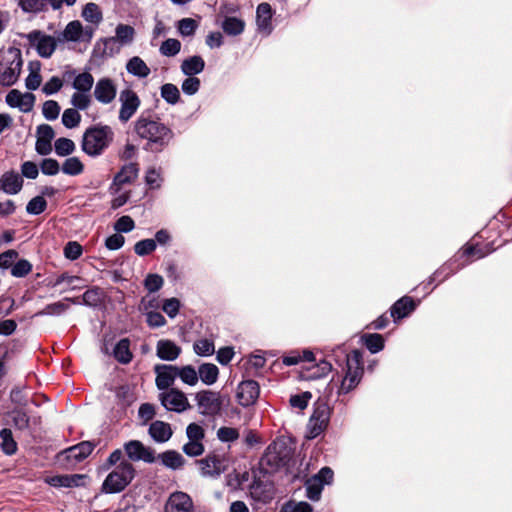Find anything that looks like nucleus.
Here are the masks:
<instances>
[{"instance_id": "nucleus-59", "label": "nucleus", "mask_w": 512, "mask_h": 512, "mask_svg": "<svg viewBox=\"0 0 512 512\" xmlns=\"http://www.w3.org/2000/svg\"><path fill=\"white\" fill-rule=\"evenodd\" d=\"M32 270V265L29 261L22 259L12 266L11 274L14 277H24Z\"/></svg>"}, {"instance_id": "nucleus-18", "label": "nucleus", "mask_w": 512, "mask_h": 512, "mask_svg": "<svg viewBox=\"0 0 512 512\" xmlns=\"http://www.w3.org/2000/svg\"><path fill=\"white\" fill-rule=\"evenodd\" d=\"M165 512H194L193 501L184 492H174L169 496L165 504Z\"/></svg>"}, {"instance_id": "nucleus-37", "label": "nucleus", "mask_w": 512, "mask_h": 512, "mask_svg": "<svg viewBox=\"0 0 512 512\" xmlns=\"http://www.w3.org/2000/svg\"><path fill=\"white\" fill-rule=\"evenodd\" d=\"M78 303L74 299L65 298L62 301H58L45 306L37 315H60L69 308V303Z\"/></svg>"}, {"instance_id": "nucleus-28", "label": "nucleus", "mask_w": 512, "mask_h": 512, "mask_svg": "<svg viewBox=\"0 0 512 512\" xmlns=\"http://www.w3.org/2000/svg\"><path fill=\"white\" fill-rule=\"evenodd\" d=\"M53 130H38L35 149L40 155H48L52 151Z\"/></svg>"}, {"instance_id": "nucleus-31", "label": "nucleus", "mask_w": 512, "mask_h": 512, "mask_svg": "<svg viewBox=\"0 0 512 512\" xmlns=\"http://www.w3.org/2000/svg\"><path fill=\"white\" fill-rule=\"evenodd\" d=\"M198 377L205 385H213L219 376V369L215 364L203 363L199 366Z\"/></svg>"}, {"instance_id": "nucleus-24", "label": "nucleus", "mask_w": 512, "mask_h": 512, "mask_svg": "<svg viewBox=\"0 0 512 512\" xmlns=\"http://www.w3.org/2000/svg\"><path fill=\"white\" fill-rule=\"evenodd\" d=\"M272 8L268 3H261L256 10V22L259 31L270 34L272 31Z\"/></svg>"}, {"instance_id": "nucleus-48", "label": "nucleus", "mask_w": 512, "mask_h": 512, "mask_svg": "<svg viewBox=\"0 0 512 512\" xmlns=\"http://www.w3.org/2000/svg\"><path fill=\"white\" fill-rule=\"evenodd\" d=\"M81 115L75 108H68L62 114V123L66 128H74L79 125Z\"/></svg>"}, {"instance_id": "nucleus-55", "label": "nucleus", "mask_w": 512, "mask_h": 512, "mask_svg": "<svg viewBox=\"0 0 512 512\" xmlns=\"http://www.w3.org/2000/svg\"><path fill=\"white\" fill-rule=\"evenodd\" d=\"M42 112L47 120H55L59 116L60 106L54 100H48L43 103Z\"/></svg>"}, {"instance_id": "nucleus-61", "label": "nucleus", "mask_w": 512, "mask_h": 512, "mask_svg": "<svg viewBox=\"0 0 512 512\" xmlns=\"http://www.w3.org/2000/svg\"><path fill=\"white\" fill-rule=\"evenodd\" d=\"M62 86L63 81L59 77L53 76L44 84V86L42 87V92L45 95H52L60 91Z\"/></svg>"}, {"instance_id": "nucleus-40", "label": "nucleus", "mask_w": 512, "mask_h": 512, "mask_svg": "<svg viewBox=\"0 0 512 512\" xmlns=\"http://www.w3.org/2000/svg\"><path fill=\"white\" fill-rule=\"evenodd\" d=\"M82 17L86 21L95 25H98L103 19V15L99 6L93 2L87 3L84 6L82 10Z\"/></svg>"}, {"instance_id": "nucleus-8", "label": "nucleus", "mask_w": 512, "mask_h": 512, "mask_svg": "<svg viewBox=\"0 0 512 512\" xmlns=\"http://www.w3.org/2000/svg\"><path fill=\"white\" fill-rule=\"evenodd\" d=\"M291 457V450L284 443H273L268 446L262 458V464L271 470H278L287 465Z\"/></svg>"}, {"instance_id": "nucleus-60", "label": "nucleus", "mask_w": 512, "mask_h": 512, "mask_svg": "<svg viewBox=\"0 0 512 512\" xmlns=\"http://www.w3.org/2000/svg\"><path fill=\"white\" fill-rule=\"evenodd\" d=\"M313 509L307 502H288L283 505L281 512H312Z\"/></svg>"}, {"instance_id": "nucleus-23", "label": "nucleus", "mask_w": 512, "mask_h": 512, "mask_svg": "<svg viewBox=\"0 0 512 512\" xmlns=\"http://www.w3.org/2000/svg\"><path fill=\"white\" fill-rule=\"evenodd\" d=\"M181 352V347L169 339H161L156 343V355L163 361H175Z\"/></svg>"}, {"instance_id": "nucleus-30", "label": "nucleus", "mask_w": 512, "mask_h": 512, "mask_svg": "<svg viewBox=\"0 0 512 512\" xmlns=\"http://www.w3.org/2000/svg\"><path fill=\"white\" fill-rule=\"evenodd\" d=\"M139 169L137 164L129 163L118 172L114 178L113 186H121L135 180L138 176Z\"/></svg>"}, {"instance_id": "nucleus-41", "label": "nucleus", "mask_w": 512, "mask_h": 512, "mask_svg": "<svg viewBox=\"0 0 512 512\" xmlns=\"http://www.w3.org/2000/svg\"><path fill=\"white\" fill-rule=\"evenodd\" d=\"M159 458L163 465L171 469H178L184 464L182 455L176 451H166L162 453Z\"/></svg>"}, {"instance_id": "nucleus-44", "label": "nucleus", "mask_w": 512, "mask_h": 512, "mask_svg": "<svg viewBox=\"0 0 512 512\" xmlns=\"http://www.w3.org/2000/svg\"><path fill=\"white\" fill-rule=\"evenodd\" d=\"M161 97L169 104L175 105L180 98V92L176 85L167 83L161 87Z\"/></svg>"}, {"instance_id": "nucleus-47", "label": "nucleus", "mask_w": 512, "mask_h": 512, "mask_svg": "<svg viewBox=\"0 0 512 512\" xmlns=\"http://www.w3.org/2000/svg\"><path fill=\"white\" fill-rule=\"evenodd\" d=\"M0 438L2 440L1 447L3 451L8 454L12 455L15 453L17 445L16 442L12 438V432L9 429H3L0 432Z\"/></svg>"}, {"instance_id": "nucleus-11", "label": "nucleus", "mask_w": 512, "mask_h": 512, "mask_svg": "<svg viewBox=\"0 0 512 512\" xmlns=\"http://www.w3.org/2000/svg\"><path fill=\"white\" fill-rule=\"evenodd\" d=\"M330 419V408L326 403H318L307 425V437L316 438L327 427Z\"/></svg>"}, {"instance_id": "nucleus-54", "label": "nucleus", "mask_w": 512, "mask_h": 512, "mask_svg": "<svg viewBox=\"0 0 512 512\" xmlns=\"http://www.w3.org/2000/svg\"><path fill=\"white\" fill-rule=\"evenodd\" d=\"M46 206V200L42 196H36L28 202L26 211L29 214L38 215L46 209Z\"/></svg>"}, {"instance_id": "nucleus-13", "label": "nucleus", "mask_w": 512, "mask_h": 512, "mask_svg": "<svg viewBox=\"0 0 512 512\" xmlns=\"http://www.w3.org/2000/svg\"><path fill=\"white\" fill-rule=\"evenodd\" d=\"M201 474L205 477L219 476L228 468V460L221 455L212 454L198 461Z\"/></svg>"}, {"instance_id": "nucleus-19", "label": "nucleus", "mask_w": 512, "mask_h": 512, "mask_svg": "<svg viewBox=\"0 0 512 512\" xmlns=\"http://www.w3.org/2000/svg\"><path fill=\"white\" fill-rule=\"evenodd\" d=\"M259 396V385L256 381H242L237 388V400L240 405L247 407L252 405Z\"/></svg>"}, {"instance_id": "nucleus-21", "label": "nucleus", "mask_w": 512, "mask_h": 512, "mask_svg": "<svg viewBox=\"0 0 512 512\" xmlns=\"http://www.w3.org/2000/svg\"><path fill=\"white\" fill-rule=\"evenodd\" d=\"M135 29L127 24H118L115 28V35L103 40L105 45L118 43L121 46L130 45L135 39Z\"/></svg>"}, {"instance_id": "nucleus-63", "label": "nucleus", "mask_w": 512, "mask_h": 512, "mask_svg": "<svg viewBox=\"0 0 512 512\" xmlns=\"http://www.w3.org/2000/svg\"><path fill=\"white\" fill-rule=\"evenodd\" d=\"M164 280L158 274H149L144 282L145 288L149 292H156L163 286Z\"/></svg>"}, {"instance_id": "nucleus-34", "label": "nucleus", "mask_w": 512, "mask_h": 512, "mask_svg": "<svg viewBox=\"0 0 512 512\" xmlns=\"http://www.w3.org/2000/svg\"><path fill=\"white\" fill-rule=\"evenodd\" d=\"M221 28L227 35L237 36L244 31L245 22L240 18L234 16H227L224 18L221 24Z\"/></svg>"}, {"instance_id": "nucleus-17", "label": "nucleus", "mask_w": 512, "mask_h": 512, "mask_svg": "<svg viewBox=\"0 0 512 512\" xmlns=\"http://www.w3.org/2000/svg\"><path fill=\"white\" fill-rule=\"evenodd\" d=\"M124 450L127 456L132 461H144L147 463H153L155 461L154 451L144 446L138 440H131L124 445Z\"/></svg>"}, {"instance_id": "nucleus-7", "label": "nucleus", "mask_w": 512, "mask_h": 512, "mask_svg": "<svg viewBox=\"0 0 512 512\" xmlns=\"http://www.w3.org/2000/svg\"><path fill=\"white\" fill-rule=\"evenodd\" d=\"M94 30L91 27H83L79 20L69 22L64 30L57 36L60 44L66 42H90Z\"/></svg>"}, {"instance_id": "nucleus-49", "label": "nucleus", "mask_w": 512, "mask_h": 512, "mask_svg": "<svg viewBox=\"0 0 512 512\" xmlns=\"http://www.w3.org/2000/svg\"><path fill=\"white\" fill-rule=\"evenodd\" d=\"M180 49V41L174 38H169L165 40L160 46V53L164 56L172 57L178 54Z\"/></svg>"}, {"instance_id": "nucleus-3", "label": "nucleus", "mask_w": 512, "mask_h": 512, "mask_svg": "<svg viewBox=\"0 0 512 512\" xmlns=\"http://www.w3.org/2000/svg\"><path fill=\"white\" fill-rule=\"evenodd\" d=\"M24 38L29 42L37 54L42 58H50L57 46L60 44L58 37L45 34L41 30H33L24 35Z\"/></svg>"}, {"instance_id": "nucleus-15", "label": "nucleus", "mask_w": 512, "mask_h": 512, "mask_svg": "<svg viewBox=\"0 0 512 512\" xmlns=\"http://www.w3.org/2000/svg\"><path fill=\"white\" fill-rule=\"evenodd\" d=\"M162 405L170 411L184 412L190 407L186 395L178 389H170L160 395Z\"/></svg>"}, {"instance_id": "nucleus-26", "label": "nucleus", "mask_w": 512, "mask_h": 512, "mask_svg": "<svg viewBox=\"0 0 512 512\" xmlns=\"http://www.w3.org/2000/svg\"><path fill=\"white\" fill-rule=\"evenodd\" d=\"M149 434L154 441L164 443L172 436L170 424L163 421H154L149 427Z\"/></svg>"}, {"instance_id": "nucleus-51", "label": "nucleus", "mask_w": 512, "mask_h": 512, "mask_svg": "<svg viewBox=\"0 0 512 512\" xmlns=\"http://www.w3.org/2000/svg\"><path fill=\"white\" fill-rule=\"evenodd\" d=\"M48 0H19L18 5L26 13H37L44 9Z\"/></svg>"}, {"instance_id": "nucleus-53", "label": "nucleus", "mask_w": 512, "mask_h": 512, "mask_svg": "<svg viewBox=\"0 0 512 512\" xmlns=\"http://www.w3.org/2000/svg\"><path fill=\"white\" fill-rule=\"evenodd\" d=\"M162 180L163 179L161 176V171L159 169H156L155 167H150L147 170L145 175V182L150 188H160Z\"/></svg>"}, {"instance_id": "nucleus-38", "label": "nucleus", "mask_w": 512, "mask_h": 512, "mask_svg": "<svg viewBox=\"0 0 512 512\" xmlns=\"http://www.w3.org/2000/svg\"><path fill=\"white\" fill-rule=\"evenodd\" d=\"M114 357L123 364H127L132 360L130 351V342L128 339H121L114 348Z\"/></svg>"}, {"instance_id": "nucleus-20", "label": "nucleus", "mask_w": 512, "mask_h": 512, "mask_svg": "<svg viewBox=\"0 0 512 512\" xmlns=\"http://www.w3.org/2000/svg\"><path fill=\"white\" fill-rule=\"evenodd\" d=\"M154 372L156 374L155 383L159 390L168 389L177 378V366L175 365L158 364L154 367Z\"/></svg>"}, {"instance_id": "nucleus-57", "label": "nucleus", "mask_w": 512, "mask_h": 512, "mask_svg": "<svg viewBox=\"0 0 512 512\" xmlns=\"http://www.w3.org/2000/svg\"><path fill=\"white\" fill-rule=\"evenodd\" d=\"M156 249V241L153 239H144L137 242L134 246L135 253L139 256L150 254Z\"/></svg>"}, {"instance_id": "nucleus-36", "label": "nucleus", "mask_w": 512, "mask_h": 512, "mask_svg": "<svg viewBox=\"0 0 512 512\" xmlns=\"http://www.w3.org/2000/svg\"><path fill=\"white\" fill-rule=\"evenodd\" d=\"M177 377L189 386H195L199 381L197 370L192 365L177 366Z\"/></svg>"}, {"instance_id": "nucleus-16", "label": "nucleus", "mask_w": 512, "mask_h": 512, "mask_svg": "<svg viewBox=\"0 0 512 512\" xmlns=\"http://www.w3.org/2000/svg\"><path fill=\"white\" fill-rule=\"evenodd\" d=\"M5 101L12 108H18L22 112H29L34 107L35 96L30 92L23 93L17 89H12L7 93Z\"/></svg>"}, {"instance_id": "nucleus-14", "label": "nucleus", "mask_w": 512, "mask_h": 512, "mask_svg": "<svg viewBox=\"0 0 512 512\" xmlns=\"http://www.w3.org/2000/svg\"><path fill=\"white\" fill-rule=\"evenodd\" d=\"M139 137L143 142V148L152 152L160 151L170 139V135L166 130L159 129L142 130Z\"/></svg>"}, {"instance_id": "nucleus-43", "label": "nucleus", "mask_w": 512, "mask_h": 512, "mask_svg": "<svg viewBox=\"0 0 512 512\" xmlns=\"http://www.w3.org/2000/svg\"><path fill=\"white\" fill-rule=\"evenodd\" d=\"M63 173L71 176L79 175L84 170L83 163L77 157L67 158L62 164Z\"/></svg>"}, {"instance_id": "nucleus-58", "label": "nucleus", "mask_w": 512, "mask_h": 512, "mask_svg": "<svg viewBox=\"0 0 512 512\" xmlns=\"http://www.w3.org/2000/svg\"><path fill=\"white\" fill-rule=\"evenodd\" d=\"M217 437L222 442H233L239 438V431L233 427H221L217 431Z\"/></svg>"}, {"instance_id": "nucleus-5", "label": "nucleus", "mask_w": 512, "mask_h": 512, "mask_svg": "<svg viewBox=\"0 0 512 512\" xmlns=\"http://www.w3.org/2000/svg\"><path fill=\"white\" fill-rule=\"evenodd\" d=\"M111 141L107 130H86L83 135L82 149L91 156L99 155Z\"/></svg>"}, {"instance_id": "nucleus-42", "label": "nucleus", "mask_w": 512, "mask_h": 512, "mask_svg": "<svg viewBox=\"0 0 512 512\" xmlns=\"http://www.w3.org/2000/svg\"><path fill=\"white\" fill-rule=\"evenodd\" d=\"M70 102L76 110H86L90 107L92 99L89 92L76 91L72 94Z\"/></svg>"}, {"instance_id": "nucleus-29", "label": "nucleus", "mask_w": 512, "mask_h": 512, "mask_svg": "<svg viewBox=\"0 0 512 512\" xmlns=\"http://www.w3.org/2000/svg\"><path fill=\"white\" fill-rule=\"evenodd\" d=\"M126 70L138 78H146L151 72L148 65L139 56H134L127 61Z\"/></svg>"}, {"instance_id": "nucleus-33", "label": "nucleus", "mask_w": 512, "mask_h": 512, "mask_svg": "<svg viewBox=\"0 0 512 512\" xmlns=\"http://www.w3.org/2000/svg\"><path fill=\"white\" fill-rule=\"evenodd\" d=\"M415 309V304L409 297H403L398 300L391 308V316L396 319L406 317Z\"/></svg>"}, {"instance_id": "nucleus-50", "label": "nucleus", "mask_w": 512, "mask_h": 512, "mask_svg": "<svg viewBox=\"0 0 512 512\" xmlns=\"http://www.w3.org/2000/svg\"><path fill=\"white\" fill-rule=\"evenodd\" d=\"M75 144L68 138H59L55 141V152L58 156H67L74 152Z\"/></svg>"}, {"instance_id": "nucleus-56", "label": "nucleus", "mask_w": 512, "mask_h": 512, "mask_svg": "<svg viewBox=\"0 0 512 512\" xmlns=\"http://www.w3.org/2000/svg\"><path fill=\"white\" fill-rule=\"evenodd\" d=\"M365 344L371 353H377L384 347V341L380 334H371L366 336Z\"/></svg>"}, {"instance_id": "nucleus-12", "label": "nucleus", "mask_w": 512, "mask_h": 512, "mask_svg": "<svg viewBox=\"0 0 512 512\" xmlns=\"http://www.w3.org/2000/svg\"><path fill=\"white\" fill-rule=\"evenodd\" d=\"M93 95L100 104H111L117 96V85L115 81L109 77L98 79L94 86Z\"/></svg>"}, {"instance_id": "nucleus-45", "label": "nucleus", "mask_w": 512, "mask_h": 512, "mask_svg": "<svg viewBox=\"0 0 512 512\" xmlns=\"http://www.w3.org/2000/svg\"><path fill=\"white\" fill-rule=\"evenodd\" d=\"M323 483L318 478L312 477L306 482L307 497L313 501H317L320 498Z\"/></svg>"}, {"instance_id": "nucleus-64", "label": "nucleus", "mask_w": 512, "mask_h": 512, "mask_svg": "<svg viewBox=\"0 0 512 512\" xmlns=\"http://www.w3.org/2000/svg\"><path fill=\"white\" fill-rule=\"evenodd\" d=\"M82 254V246L75 241L68 242L64 248V255L67 259L76 260Z\"/></svg>"}, {"instance_id": "nucleus-35", "label": "nucleus", "mask_w": 512, "mask_h": 512, "mask_svg": "<svg viewBox=\"0 0 512 512\" xmlns=\"http://www.w3.org/2000/svg\"><path fill=\"white\" fill-rule=\"evenodd\" d=\"M94 84V77L89 72H82L74 77L72 87L76 91L90 92Z\"/></svg>"}, {"instance_id": "nucleus-4", "label": "nucleus", "mask_w": 512, "mask_h": 512, "mask_svg": "<svg viewBox=\"0 0 512 512\" xmlns=\"http://www.w3.org/2000/svg\"><path fill=\"white\" fill-rule=\"evenodd\" d=\"M93 449L94 445L91 442H81L60 452L57 455V462L61 467L70 469L88 457L92 453Z\"/></svg>"}, {"instance_id": "nucleus-2", "label": "nucleus", "mask_w": 512, "mask_h": 512, "mask_svg": "<svg viewBox=\"0 0 512 512\" xmlns=\"http://www.w3.org/2000/svg\"><path fill=\"white\" fill-rule=\"evenodd\" d=\"M134 476L135 469L133 465L123 461L107 475L102 484V491L105 493H119L130 484Z\"/></svg>"}, {"instance_id": "nucleus-27", "label": "nucleus", "mask_w": 512, "mask_h": 512, "mask_svg": "<svg viewBox=\"0 0 512 512\" xmlns=\"http://www.w3.org/2000/svg\"><path fill=\"white\" fill-rule=\"evenodd\" d=\"M41 63L38 60L30 61L28 64L29 74L25 79V86L28 90H36L42 82Z\"/></svg>"}, {"instance_id": "nucleus-62", "label": "nucleus", "mask_w": 512, "mask_h": 512, "mask_svg": "<svg viewBox=\"0 0 512 512\" xmlns=\"http://www.w3.org/2000/svg\"><path fill=\"white\" fill-rule=\"evenodd\" d=\"M182 91L187 95H194L200 88V80L194 76H188L182 83Z\"/></svg>"}, {"instance_id": "nucleus-1", "label": "nucleus", "mask_w": 512, "mask_h": 512, "mask_svg": "<svg viewBox=\"0 0 512 512\" xmlns=\"http://www.w3.org/2000/svg\"><path fill=\"white\" fill-rule=\"evenodd\" d=\"M22 66L23 58L19 49L9 48L3 52L0 59V86L14 85L20 77Z\"/></svg>"}, {"instance_id": "nucleus-32", "label": "nucleus", "mask_w": 512, "mask_h": 512, "mask_svg": "<svg viewBox=\"0 0 512 512\" xmlns=\"http://www.w3.org/2000/svg\"><path fill=\"white\" fill-rule=\"evenodd\" d=\"M205 62L200 56H192L183 60L181 71L187 76H194L204 70Z\"/></svg>"}, {"instance_id": "nucleus-6", "label": "nucleus", "mask_w": 512, "mask_h": 512, "mask_svg": "<svg viewBox=\"0 0 512 512\" xmlns=\"http://www.w3.org/2000/svg\"><path fill=\"white\" fill-rule=\"evenodd\" d=\"M120 109L118 119L121 124H126L137 112L141 105L138 94L131 88L126 87L119 93Z\"/></svg>"}, {"instance_id": "nucleus-46", "label": "nucleus", "mask_w": 512, "mask_h": 512, "mask_svg": "<svg viewBox=\"0 0 512 512\" xmlns=\"http://www.w3.org/2000/svg\"><path fill=\"white\" fill-rule=\"evenodd\" d=\"M194 352L199 356H210L215 352L214 344L211 340L203 338L197 340L193 345Z\"/></svg>"}, {"instance_id": "nucleus-9", "label": "nucleus", "mask_w": 512, "mask_h": 512, "mask_svg": "<svg viewBox=\"0 0 512 512\" xmlns=\"http://www.w3.org/2000/svg\"><path fill=\"white\" fill-rule=\"evenodd\" d=\"M195 401L200 414L206 416L218 414L223 404L221 394L211 390H204L196 393Z\"/></svg>"}, {"instance_id": "nucleus-52", "label": "nucleus", "mask_w": 512, "mask_h": 512, "mask_svg": "<svg viewBox=\"0 0 512 512\" xmlns=\"http://www.w3.org/2000/svg\"><path fill=\"white\" fill-rule=\"evenodd\" d=\"M177 28L182 36H192L198 28V23L192 18H183L178 21Z\"/></svg>"}, {"instance_id": "nucleus-10", "label": "nucleus", "mask_w": 512, "mask_h": 512, "mask_svg": "<svg viewBox=\"0 0 512 512\" xmlns=\"http://www.w3.org/2000/svg\"><path fill=\"white\" fill-rule=\"evenodd\" d=\"M363 374L359 354L354 352L352 357H347L346 375L339 388V393L346 394L353 390L360 382Z\"/></svg>"}, {"instance_id": "nucleus-25", "label": "nucleus", "mask_w": 512, "mask_h": 512, "mask_svg": "<svg viewBox=\"0 0 512 512\" xmlns=\"http://www.w3.org/2000/svg\"><path fill=\"white\" fill-rule=\"evenodd\" d=\"M85 478L86 476L81 474L56 475L47 477L45 482L53 487H77L83 484Z\"/></svg>"}, {"instance_id": "nucleus-22", "label": "nucleus", "mask_w": 512, "mask_h": 512, "mask_svg": "<svg viewBox=\"0 0 512 512\" xmlns=\"http://www.w3.org/2000/svg\"><path fill=\"white\" fill-rule=\"evenodd\" d=\"M23 186L22 177L15 171H7L0 177V190L9 195L19 193Z\"/></svg>"}, {"instance_id": "nucleus-39", "label": "nucleus", "mask_w": 512, "mask_h": 512, "mask_svg": "<svg viewBox=\"0 0 512 512\" xmlns=\"http://www.w3.org/2000/svg\"><path fill=\"white\" fill-rule=\"evenodd\" d=\"M81 282L80 277L63 273L59 275L51 285L52 287H58L65 284L67 287L63 291H67L69 289L74 290L82 288V285H80Z\"/></svg>"}]
</instances>
